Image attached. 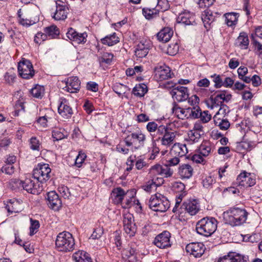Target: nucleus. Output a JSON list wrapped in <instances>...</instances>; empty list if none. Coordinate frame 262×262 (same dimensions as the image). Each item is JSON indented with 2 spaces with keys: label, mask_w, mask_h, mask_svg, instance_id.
Segmentation results:
<instances>
[{
  "label": "nucleus",
  "mask_w": 262,
  "mask_h": 262,
  "mask_svg": "<svg viewBox=\"0 0 262 262\" xmlns=\"http://www.w3.org/2000/svg\"><path fill=\"white\" fill-rule=\"evenodd\" d=\"M248 214L245 209L233 208L224 212V218L231 226H239L246 222Z\"/></svg>",
  "instance_id": "obj_1"
},
{
  "label": "nucleus",
  "mask_w": 262,
  "mask_h": 262,
  "mask_svg": "<svg viewBox=\"0 0 262 262\" xmlns=\"http://www.w3.org/2000/svg\"><path fill=\"white\" fill-rule=\"evenodd\" d=\"M56 247L59 251L68 252L74 249L75 240L72 234L69 232H62L57 236Z\"/></svg>",
  "instance_id": "obj_2"
},
{
  "label": "nucleus",
  "mask_w": 262,
  "mask_h": 262,
  "mask_svg": "<svg viewBox=\"0 0 262 262\" xmlns=\"http://www.w3.org/2000/svg\"><path fill=\"white\" fill-rule=\"evenodd\" d=\"M217 222L214 217H204L196 225V232L205 236L211 235L217 229Z\"/></svg>",
  "instance_id": "obj_3"
},
{
  "label": "nucleus",
  "mask_w": 262,
  "mask_h": 262,
  "mask_svg": "<svg viewBox=\"0 0 262 262\" xmlns=\"http://www.w3.org/2000/svg\"><path fill=\"white\" fill-rule=\"evenodd\" d=\"M148 205L155 211L165 212L169 208L170 204L166 198L160 193H157L151 195Z\"/></svg>",
  "instance_id": "obj_4"
},
{
  "label": "nucleus",
  "mask_w": 262,
  "mask_h": 262,
  "mask_svg": "<svg viewBox=\"0 0 262 262\" xmlns=\"http://www.w3.org/2000/svg\"><path fill=\"white\" fill-rule=\"evenodd\" d=\"M146 140L145 135L141 130H137L128 135L124 139L127 146H134L136 149L143 147Z\"/></svg>",
  "instance_id": "obj_5"
},
{
  "label": "nucleus",
  "mask_w": 262,
  "mask_h": 262,
  "mask_svg": "<svg viewBox=\"0 0 262 262\" xmlns=\"http://www.w3.org/2000/svg\"><path fill=\"white\" fill-rule=\"evenodd\" d=\"M51 169L48 164H39L33 171V177L41 183L48 181L50 178Z\"/></svg>",
  "instance_id": "obj_6"
},
{
  "label": "nucleus",
  "mask_w": 262,
  "mask_h": 262,
  "mask_svg": "<svg viewBox=\"0 0 262 262\" xmlns=\"http://www.w3.org/2000/svg\"><path fill=\"white\" fill-rule=\"evenodd\" d=\"M173 171L168 165L165 164L162 166L156 164L152 166L149 170V174L159 178H169L172 176Z\"/></svg>",
  "instance_id": "obj_7"
},
{
  "label": "nucleus",
  "mask_w": 262,
  "mask_h": 262,
  "mask_svg": "<svg viewBox=\"0 0 262 262\" xmlns=\"http://www.w3.org/2000/svg\"><path fill=\"white\" fill-rule=\"evenodd\" d=\"M18 71L20 76L24 79H29L34 75L33 66L27 59H23L18 63Z\"/></svg>",
  "instance_id": "obj_8"
},
{
  "label": "nucleus",
  "mask_w": 262,
  "mask_h": 262,
  "mask_svg": "<svg viewBox=\"0 0 262 262\" xmlns=\"http://www.w3.org/2000/svg\"><path fill=\"white\" fill-rule=\"evenodd\" d=\"M124 230L129 237L134 236L137 232V226L134 223L133 215L130 213L124 215L123 220Z\"/></svg>",
  "instance_id": "obj_9"
},
{
  "label": "nucleus",
  "mask_w": 262,
  "mask_h": 262,
  "mask_svg": "<svg viewBox=\"0 0 262 262\" xmlns=\"http://www.w3.org/2000/svg\"><path fill=\"white\" fill-rule=\"evenodd\" d=\"M22 187L28 192L33 194H39L42 190V186L39 182L31 178H26L23 181Z\"/></svg>",
  "instance_id": "obj_10"
},
{
  "label": "nucleus",
  "mask_w": 262,
  "mask_h": 262,
  "mask_svg": "<svg viewBox=\"0 0 262 262\" xmlns=\"http://www.w3.org/2000/svg\"><path fill=\"white\" fill-rule=\"evenodd\" d=\"M236 180L238 185L246 187H251L256 183L255 176L253 174L245 171L241 173Z\"/></svg>",
  "instance_id": "obj_11"
},
{
  "label": "nucleus",
  "mask_w": 262,
  "mask_h": 262,
  "mask_svg": "<svg viewBox=\"0 0 262 262\" xmlns=\"http://www.w3.org/2000/svg\"><path fill=\"white\" fill-rule=\"evenodd\" d=\"M185 249L187 253L197 258L204 254L205 247L202 243H191L186 245Z\"/></svg>",
  "instance_id": "obj_12"
},
{
  "label": "nucleus",
  "mask_w": 262,
  "mask_h": 262,
  "mask_svg": "<svg viewBox=\"0 0 262 262\" xmlns=\"http://www.w3.org/2000/svg\"><path fill=\"white\" fill-rule=\"evenodd\" d=\"M170 237V233L167 231H164L155 237L154 244L157 247L161 249L170 247L171 246Z\"/></svg>",
  "instance_id": "obj_13"
},
{
  "label": "nucleus",
  "mask_w": 262,
  "mask_h": 262,
  "mask_svg": "<svg viewBox=\"0 0 262 262\" xmlns=\"http://www.w3.org/2000/svg\"><path fill=\"white\" fill-rule=\"evenodd\" d=\"M172 98L178 102L185 101L188 98V90L185 86H177L170 92Z\"/></svg>",
  "instance_id": "obj_14"
},
{
  "label": "nucleus",
  "mask_w": 262,
  "mask_h": 262,
  "mask_svg": "<svg viewBox=\"0 0 262 262\" xmlns=\"http://www.w3.org/2000/svg\"><path fill=\"white\" fill-rule=\"evenodd\" d=\"M80 81L77 76H72L67 78L66 86L63 89L71 93H77L80 90Z\"/></svg>",
  "instance_id": "obj_15"
},
{
  "label": "nucleus",
  "mask_w": 262,
  "mask_h": 262,
  "mask_svg": "<svg viewBox=\"0 0 262 262\" xmlns=\"http://www.w3.org/2000/svg\"><path fill=\"white\" fill-rule=\"evenodd\" d=\"M48 205L50 208L58 210L61 206V201L58 195L55 191H50L47 194Z\"/></svg>",
  "instance_id": "obj_16"
},
{
  "label": "nucleus",
  "mask_w": 262,
  "mask_h": 262,
  "mask_svg": "<svg viewBox=\"0 0 262 262\" xmlns=\"http://www.w3.org/2000/svg\"><path fill=\"white\" fill-rule=\"evenodd\" d=\"M220 15L217 12L213 13L211 10L207 9L202 14V20L204 23V27L208 30L210 27L211 24L215 21L216 16Z\"/></svg>",
  "instance_id": "obj_17"
},
{
  "label": "nucleus",
  "mask_w": 262,
  "mask_h": 262,
  "mask_svg": "<svg viewBox=\"0 0 262 262\" xmlns=\"http://www.w3.org/2000/svg\"><path fill=\"white\" fill-rule=\"evenodd\" d=\"M67 36L71 40L79 44L86 42L87 34L86 33H79L73 28H70L67 33Z\"/></svg>",
  "instance_id": "obj_18"
},
{
  "label": "nucleus",
  "mask_w": 262,
  "mask_h": 262,
  "mask_svg": "<svg viewBox=\"0 0 262 262\" xmlns=\"http://www.w3.org/2000/svg\"><path fill=\"white\" fill-rule=\"evenodd\" d=\"M56 3V9L53 18L56 20H64L67 18L69 13L68 8L64 4Z\"/></svg>",
  "instance_id": "obj_19"
},
{
  "label": "nucleus",
  "mask_w": 262,
  "mask_h": 262,
  "mask_svg": "<svg viewBox=\"0 0 262 262\" xmlns=\"http://www.w3.org/2000/svg\"><path fill=\"white\" fill-rule=\"evenodd\" d=\"M177 21L178 23L185 26L196 24L194 15L188 11L181 13L178 17Z\"/></svg>",
  "instance_id": "obj_20"
},
{
  "label": "nucleus",
  "mask_w": 262,
  "mask_h": 262,
  "mask_svg": "<svg viewBox=\"0 0 262 262\" xmlns=\"http://www.w3.org/2000/svg\"><path fill=\"white\" fill-rule=\"evenodd\" d=\"M59 114L63 118H69L73 114L72 108L69 105L67 100L64 98L60 99V105L58 107Z\"/></svg>",
  "instance_id": "obj_21"
},
{
  "label": "nucleus",
  "mask_w": 262,
  "mask_h": 262,
  "mask_svg": "<svg viewBox=\"0 0 262 262\" xmlns=\"http://www.w3.org/2000/svg\"><path fill=\"white\" fill-rule=\"evenodd\" d=\"M134 246V245H128L121 251L122 258L128 259L129 262H134L137 260L136 249Z\"/></svg>",
  "instance_id": "obj_22"
},
{
  "label": "nucleus",
  "mask_w": 262,
  "mask_h": 262,
  "mask_svg": "<svg viewBox=\"0 0 262 262\" xmlns=\"http://www.w3.org/2000/svg\"><path fill=\"white\" fill-rule=\"evenodd\" d=\"M18 15L19 23L24 26H31L35 24L38 20L37 17L33 19V17L31 16V14L28 12H25L24 14H21L20 10L18 11Z\"/></svg>",
  "instance_id": "obj_23"
},
{
  "label": "nucleus",
  "mask_w": 262,
  "mask_h": 262,
  "mask_svg": "<svg viewBox=\"0 0 262 262\" xmlns=\"http://www.w3.org/2000/svg\"><path fill=\"white\" fill-rule=\"evenodd\" d=\"M182 207L191 215H193L200 210V206L195 200H189L183 204Z\"/></svg>",
  "instance_id": "obj_24"
},
{
  "label": "nucleus",
  "mask_w": 262,
  "mask_h": 262,
  "mask_svg": "<svg viewBox=\"0 0 262 262\" xmlns=\"http://www.w3.org/2000/svg\"><path fill=\"white\" fill-rule=\"evenodd\" d=\"M176 137V132L169 130L161 138L159 137L158 139L161 140L162 145L168 147L173 143Z\"/></svg>",
  "instance_id": "obj_25"
},
{
  "label": "nucleus",
  "mask_w": 262,
  "mask_h": 262,
  "mask_svg": "<svg viewBox=\"0 0 262 262\" xmlns=\"http://www.w3.org/2000/svg\"><path fill=\"white\" fill-rule=\"evenodd\" d=\"M188 149L186 144L179 143H174L171 148V154L178 157H182L186 155Z\"/></svg>",
  "instance_id": "obj_26"
},
{
  "label": "nucleus",
  "mask_w": 262,
  "mask_h": 262,
  "mask_svg": "<svg viewBox=\"0 0 262 262\" xmlns=\"http://www.w3.org/2000/svg\"><path fill=\"white\" fill-rule=\"evenodd\" d=\"M193 173V168L188 164L181 165L178 169V174L182 179H189Z\"/></svg>",
  "instance_id": "obj_27"
},
{
  "label": "nucleus",
  "mask_w": 262,
  "mask_h": 262,
  "mask_svg": "<svg viewBox=\"0 0 262 262\" xmlns=\"http://www.w3.org/2000/svg\"><path fill=\"white\" fill-rule=\"evenodd\" d=\"M151 180L147 183L144 185V189L147 192L150 191L152 189L156 188L157 186L161 185L164 183V180L162 178L158 177H154L149 175Z\"/></svg>",
  "instance_id": "obj_28"
},
{
  "label": "nucleus",
  "mask_w": 262,
  "mask_h": 262,
  "mask_svg": "<svg viewBox=\"0 0 262 262\" xmlns=\"http://www.w3.org/2000/svg\"><path fill=\"white\" fill-rule=\"evenodd\" d=\"M244 257V255L230 253L220 258L217 262H246Z\"/></svg>",
  "instance_id": "obj_29"
},
{
  "label": "nucleus",
  "mask_w": 262,
  "mask_h": 262,
  "mask_svg": "<svg viewBox=\"0 0 262 262\" xmlns=\"http://www.w3.org/2000/svg\"><path fill=\"white\" fill-rule=\"evenodd\" d=\"M149 46L146 42H140L135 51V55L138 58L145 57L148 53Z\"/></svg>",
  "instance_id": "obj_30"
},
{
  "label": "nucleus",
  "mask_w": 262,
  "mask_h": 262,
  "mask_svg": "<svg viewBox=\"0 0 262 262\" xmlns=\"http://www.w3.org/2000/svg\"><path fill=\"white\" fill-rule=\"evenodd\" d=\"M173 35L172 30L166 27L162 29L157 35L158 39L160 41L167 42Z\"/></svg>",
  "instance_id": "obj_31"
},
{
  "label": "nucleus",
  "mask_w": 262,
  "mask_h": 262,
  "mask_svg": "<svg viewBox=\"0 0 262 262\" xmlns=\"http://www.w3.org/2000/svg\"><path fill=\"white\" fill-rule=\"evenodd\" d=\"M129 193V191L125 192L124 190L120 187L114 189L112 191V197L116 203L122 202L124 196H127Z\"/></svg>",
  "instance_id": "obj_32"
},
{
  "label": "nucleus",
  "mask_w": 262,
  "mask_h": 262,
  "mask_svg": "<svg viewBox=\"0 0 262 262\" xmlns=\"http://www.w3.org/2000/svg\"><path fill=\"white\" fill-rule=\"evenodd\" d=\"M170 69L167 66L160 67L156 70V75H158L161 80L171 77Z\"/></svg>",
  "instance_id": "obj_33"
},
{
  "label": "nucleus",
  "mask_w": 262,
  "mask_h": 262,
  "mask_svg": "<svg viewBox=\"0 0 262 262\" xmlns=\"http://www.w3.org/2000/svg\"><path fill=\"white\" fill-rule=\"evenodd\" d=\"M223 104L222 100L220 97L219 94H217L215 97L211 96L207 101L208 107L211 109L214 108H217Z\"/></svg>",
  "instance_id": "obj_34"
},
{
  "label": "nucleus",
  "mask_w": 262,
  "mask_h": 262,
  "mask_svg": "<svg viewBox=\"0 0 262 262\" xmlns=\"http://www.w3.org/2000/svg\"><path fill=\"white\" fill-rule=\"evenodd\" d=\"M142 13L147 19H151L158 15L159 10L156 8L149 7V8H143Z\"/></svg>",
  "instance_id": "obj_35"
},
{
  "label": "nucleus",
  "mask_w": 262,
  "mask_h": 262,
  "mask_svg": "<svg viewBox=\"0 0 262 262\" xmlns=\"http://www.w3.org/2000/svg\"><path fill=\"white\" fill-rule=\"evenodd\" d=\"M146 3L150 7H160L163 10H166L168 7L167 0H146Z\"/></svg>",
  "instance_id": "obj_36"
},
{
  "label": "nucleus",
  "mask_w": 262,
  "mask_h": 262,
  "mask_svg": "<svg viewBox=\"0 0 262 262\" xmlns=\"http://www.w3.org/2000/svg\"><path fill=\"white\" fill-rule=\"evenodd\" d=\"M213 121L216 126L220 127L221 130H226L229 128L230 124L227 119H221L217 116H214Z\"/></svg>",
  "instance_id": "obj_37"
},
{
  "label": "nucleus",
  "mask_w": 262,
  "mask_h": 262,
  "mask_svg": "<svg viewBox=\"0 0 262 262\" xmlns=\"http://www.w3.org/2000/svg\"><path fill=\"white\" fill-rule=\"evenodd\" d=\"M101 42L108 46H112L119 42V38L115 33L107 35L101 39Z\"/></svg>",
  "instance_id": "obj_38"
},
{
  "label": "nucleus",
  "mask_w": 262,
  "mask_h": 262,
  "mask_svg": "<svg viewBox=\"0 0 262 262\" xmlns=\"http://www.w3.org/2000/svg\"><path fill=\"white\" fill-rule=\"evenodd\" d=\"M187 108L185 109L182 108L177 104H174L172 108V114L181 119H184L185 118H187Z\"/></svg>",
  "instance_id": "obj_39"
},
{
  "label": "nucleus",
  "mask_w": 262,
  "mask_h": 262,
  "mask_svg": "<svg viewBox=\"0 0 262 262\" xmlns=\"http://www.w3.org/2000/svg\"><path fill=\"white\" fill-rule=\"evenodd\" d=\"M45 32L50 38H56L59 34V31L55 26H51L45 29Z\"/></svg>",
  "instance_id": "obj_40"
},
{
  "label": "nucleus",
  "mask_w": 262,
  "mask_h": 262,
  "mask_svg": "<svg viewBox=\"0 0 262 262\" xmlns=\"http://www.w3.org/2000/svg\"><path fill=\"white\" fill-rule=\"evenodd\" d=\"M147 92V86L144 84L137 85L133 90L135 96L143 97Z\"/></svg>",
  "instance_id": "obj_41"
},
{
  "label": "nucleus",
  "mask_w": 262,
  "mask_h": 262,
  "mask_svg": "<svg viewBox=\"0 0 262 262\" xmlns=\"http://www.w3.org/2000/svg\"><path fill=\"white\" fill-rule=\"evenodd\" d=\"M226 23L228 26L235 25L237 21L238 16L236 13H228L225 14Z\"/></svg>",
  "instance_id": "obj_42"
},
{
  "label": "nucleus",
  "mask_w": 262,
  "mask_h": 262,
  "mask_svg": "<svg viewBox=\"0 0 262 262\" xmlns=\"http://www.w3.org/2000/svg\"><path fill=\"white\" fill-rule=\"evenodd\" d=\"M236 42L241 48L247 49L249 45V39L247 35L245 33H241L237 38Z\"/></svg>",
  "instance_id": "obj_43"
},
{
  "label": "nucleus",
  "mask_w": 262,
  "mask_h": 262,
  "mask_svg": "<svg viewBox=\"0 0 262 262\" xmlns=\"http://www.w3.org/2000/svg\"><path fill=\"white\" fill-rule=\"evenodd\" d=\"M211 149L210 143L208 142H204L200 145L199 151L200 154L205 157L210 154Z\"/></svg>",
  "instance_id": "obj_44"
},
{
  "label": "nucleus",
  "mask_w": 262,
  "mask_h": 262,
  "mask_svg": "<svg viewBox=\"0 0 262 262\" xmlns=\"http://www.w3.org/2000/svg\"><path fill=\"white\" fill-rule=\"evenodd\" d=\"M238 76L239 79L246 83H249L250 76H246L248 69L245 67H241L237 70Z\"/></svg>",
  "instance_id": "obj_45"
},
{
  "label": "nucleus",
  "mask_w": 262,
  "mask_h": 262,
  "mask_svg": "<svg viewBox=\"0 0 262 262\" xmlns=\"http://www.w3.org/2000/svg\"><path fill=\"white\" fill-rule=\"evenodd\" d=\"M187 110V118H198L201 112L200 108L198 106L188 107Z\"/></svg>",
  "instance_id": "obj_46"
},
{
  "label": "nucleus",
  "mask_w": 262,
  "mask_h": 262,
  "mask_svg": "<svg viewBox=\"0 0 262 262\" xmlns=\"http://www.w3.org/2000/svg\"><path fill=\"white\" fill-rule=\"evenodd\" d=\"M44 88L39 85H36L31 90L32 95L37 98H41L44 93Z\"/></svg>",
  "instance_id": "obj_47"
},
{
  "label": "nucleus",
  "mask_w": 262,
  "mask_h": 262,
  "mask_svg": "<svg viewBox=\"0 0 262 262\" xmlns=\"http://www.w3.org/2000/svg\"><path fill=\"white\" fill-rule=\"evenodd\" d=\"M90 257L86 252L79 250L73 255V258L76 262H82L85 258Z\"/></svg>",
  "instance_id": "obj_48"
},
{
  "label": "nucleus",
  "mask_w": 262,
  "mask_h": 262,
  "mask_svg": "<svg viewBox=\"0 0 262 262\" xmlns=\"http://www.w3.org/2000/svg\"><path fill=\"white\" fill-rule=\"evenodd\" d=\"M201 136L200 133H197L196 131L190 130L188 133V140L192 143H195L199 141Z\"/></svg>",
  "instance_id": "obj_49"
},
{
  "label": "nucleus",
  "mask_w": 262,
  "mask_h": 262,
  "mask_svg": "<svg viewBox=\"0 0 262 262\" xmlns=\"http://www.w3.org/2000/svg\"><path fill=\"white\" fill-rule=\"evenodd\" d=\"M113 55L112 53H104L101 57H99V61L100 63L110 64L113 58Z\"/></svg>",
  "instance_id": "obj_50"
},
{
  "label": "nucleus",
  "mask_w": 262,
  "mask_h": 262,
  "mask_svg": "<svg viewBox=\"0 0 262 262\" xmlns=\"http://www.w3.org/2000/svg\"><path fill=\"white\" fill-rule=\"evenodd\" d=\"M179 49V46L177 42L170 43L167 47V53L171 56H173L178 52Z\"/></svg>",
  "instance_id": "obj_51"
},
{
  "label": "nucleus",
  "mask_w": 262,
  "mask_h": 262,
  "mask_svg": "<svg viewBox=\"0 0 262 262\" xmlns=\"http://www.w3.org/2000/svg\"><path fill=\"white\" fill-rule=\"evenodd\" d=\"M30 222L31 226L30 227V235H33L38 231L40 224L38 221L34 220L32 219H30Z\"/></svg>",
  "instance_id": "obj_52"
},
{
  "label": "nucleus",
  "mask_w": 262,
  "mask_h": 262,
  "mask_svg": "<svg viewBox=\"0 0 262 262\" xmlns=\"http://www.w3.org/2000/svg\"><path fill=\"white\" fill-rule=\"evenodd\" d=\"M230 110L229 107L227 105L223 103L220 106L219 111L217 112V113L215 114L214 116H217V117H220V115L225 117V116L228 114Z\"/></svg>",
  "instance_id": "obj_53"
},
{
  "label": "nucleus",
  "mask_w": 262,
  "mask_h": 262,
  "mask_svg": "<svg viewBox=\"0 0 262 262\" xmlns=\"http://www.w3.org/2000/svg\"><path fill=\"white\" fill-rule=\"evenodd\" d=\"M86 158V156L85 154L82 151H79V154L75 160V165L78 167H80Z\"/></svg>",
  "instance_id": "obj_54"
},
{
  "label": "nucleus",
  "mask_w": 262,
  "mask_h": 262,
  "mask_svg": "<svg viewBox=\"0 0 262 262\" xmlns=\"http://www.w3.org/2000/svg\"><path fill=\"white\" fill-rule=\"evenodd\" d=\"M114 91L119 96L122 95L125 93V91L126 88V86L120 83H116L113 86Z\"/></svg>",
  "instance_id": "obj_55"
},
{
  "label": "nucleus",
  "mask_w": 262,
  "mask_h": 262,
  "mask_svg": "<svg viewBox=\"0 0 262 262\" xmlns=\"http://www.w3.org/2000/svg\"><path fill=\"white\" fill-rule=\"evenodd\" d=\"M211 115L209 113L208 111H204L203 112H201L199 118H200L201 121L203 123H206L211 120Z\"/></svg>",
  "instance_id": "obj_56"
},
{
  "label": "nucleus",
  "mask_w": 262,
  "mask_h": 262,
  "mask_svg": "<svg viewBox=\"0 0 262 262\" xmlns=\"http://www.w3.org/2000/svg\"><path fill=\"white\" fill-rule=\"evenodd\" d=\"M17 205L18 204L16 201H14L12 202V200H10V204L6 205V208L7 209L8 212H18L19 210L16 208Z\"/></svg>",
  "instance_id": "obj_57"
},
{
  "label": "nucleus",
  "mask_w": 262,
  "mask_h": 262,
  "mask_svg": "<svg viewBox=\"0 0 262 262\" xmlns=\"http://www.w3.org/2000/svg\"><path fill=\"white\" fill-rule=\"evenodd\" d=\"M172 187L176 193L182 192L184 191L185 188V185L183 183L178 182H174Z\"/></svg>",
  "instance_id": "obj_58"
},
{
  "label": "nucleus",
  "mask_w": 262,
  "mask_h": 262,
  "mask_svg": "<svg viewBox=\"0 0 262 262\" xmlns=\"http://www.w3.org/2000/svg\"><path fill=\"white\" fill-rule=\"evenodd\" d=\"M47 37H48L45 32V33L42 32H38L34 37V41L36 43H40L41 41L46 40Z\"/></svg>",
  "instance_id": "obj_59"
},
{
  "label": "nucleus",
  "mask_w": 262,
  "mask_h": 262,
  "mask_svg": "<svg viewBox=\"0 0 262 262\" xmlns=\"http://www.w3.org/2000/svg\"><path fill=\"white\" fill-rule=\"evenodd\" d=\"M215 0H198V4L200 8L209 7L213 5Z\"/></svg>",
  "instance_id": "obj_60"
},
{
  "label": "nucleus",
  "mask_w": 262,
  "mask_h": 262,
  "mask_svg": "<svg viewBox=\"0 0 262 262\" xmlns=\"http://www.w3.org/2000/svg\"><path fill=\"white\" fill-rule=\"evenodd\" d=\"M2 171L3 172H5L8 174H12L14 171V166L10 164H6L2 168Z\"/></svg>",
  "instance_id": "obj_61"
},
{
  "label": "nucleus",
  "mask_w": 262,
  "mask_h": 262,
  "mask_svg": "<svg viewBox=\"0 0 262 262\" xmlns=\"http://www.w3.org/2000/svg\"><path fill=\"white\" fill-rule=\"evenodd\" d=\"M30 147L33 150H39L40 143L39 141L35 138L32 137L30 141Z\"/></svg>",
  "instance_id": "obj_62"
},
{
  "label": "nucleus",
  "mask_w": 262,
  "mask_h": 262,
  "mask_svg": "<svg viewBox=\"0 0 262 262\" xmlns=\"http://www.w3.org/2000/svg\"><path fill=\"white\" fill-rule=\"evenodd\" d=\"M180 162L179 157L174 156L173 158H170L166 160V165L170 166H174L177 165Z\"/></svg>",
  "instance_id": "obj_63"
},
{
  "label": "nucleus",
  "mask_w": 262,
  "mask_h": 262,
  "mask_svg": "<svg viewBox=\"0 0 262 262\" xmlns=\"http://www.w3.org/2000/svg\"><path fill=\"white\" fill-rule=\"evenodd\" d=\"M52 137L56 140L58 141L65 137L64 134L60 129H55L52 132Z\"/></svg>",
  "instance_id": "obj_64"
}]
</instances>
